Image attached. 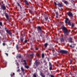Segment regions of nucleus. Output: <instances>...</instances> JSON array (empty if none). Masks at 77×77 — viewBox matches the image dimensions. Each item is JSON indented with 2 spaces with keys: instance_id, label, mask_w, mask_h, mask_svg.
Returning <instances> with one entry per match:
<instances>
[{
  "instance_id": "1",
  "label": "nucleus",
  "mask_w": 77,
  "mask_h": 77,
  "mask_svg": "<svg viewBox=\"0 0 77 77\" xmlns=\"http://www.w3.org/2000/svg\"><path fill=\"white\" fill-rule=\"evenodd\" d=\"M23 62H24V64L25 65V67L27 68V69H28V68H29V66H28L27 65V63H26V60H23Z\"/></svg>"
},
{
  "instance_id": "2",
  "label": "nucleus",
  "mask_w": 77,
  "mask_h": 77,
  "mask_svg": "<svg viewBox=\"0 0 77 77\" xmlns=\"http://www.w3.org/2000/svg\"><path fill=\"white\" fill-rule=\"evenodd\" d=\"M63 32L64 33H66L68 32V30L66 29V28L64 27L63 28Z\"/></svg>"
},
{
  "instance_id": "3",
  "label": "nucleus",
  "mask_w": 77,
  "mask_h": 77,
  "mask_svg": "<svg viewBox=\"0 0 77 77\" xmlns=\"http://www.w3.org/2000/svg\"><path fill=\"white\" fill-rule=\"evenodd\" d=\"M60 52L61 53H64V54H66V53H68V51L64 50H61L60 51Z\"/></svg>"
},
{
  "instance_id": "4",
  "label": "nucleus",
  "mask_w": 77,
  "mask_h": 77,
  "mask_svg": "<svg viewBox=\"0 0 77 77\" xmlns=\"http://www.w3.org/2000/svg\"><path fill=\"white\" fill-rule=\"evenodd\" d=\"M67 14L69 17H72V14L71 12L68 13Z\"/></svg>"
},
{
  "instance_id": "5",
  "label": "nucleus",
  "mask_w": 77,
  "mask_h": 77,
  "mask_svg": "<svg viewBox=\"0 0 77 77\" xmlns=\"http://www.w3.org/2000/svg\"><path fill=\"white\" fill-rule=\"evenodd\" d=\"M6 31L7 33H8V34H9L10 35H11V34H12V33L11 32V31H10V30H7Z\"/></svg>"
},
{
  "instance_id": "6",
  "label": "nucleus",
  "mask_w": 77,
  "mask_h": 77,
  "mask_svg": "<svg viewBox=\"0 0 77 77\" xmlns=\"http://www.w3.org/2000/svg\"><path fill=\"white\" fill-rule=\"evenodd\" d=\"M57 5H58L59 7H63V5H62V4H61L59 3L58 4H57Z\"/></svg>"
},
{
  "instance_id": "7",
  "label": "nucleus",
  "mask_w": 77,
  "mask_h": 77,
  "mask_svg": "<svg viewBox=\"0 0 77 77\" xmlns=\"http://www.w3.org/2000/svg\"><path fill=\"white\" fill-rule=\"evenodd\" d=\"M37 29L38 30H40V31H42V29L40 26H38L37 27Z\"/></svg>"
},
{
  "instance_id": "8",
  "label": "nucleus",
  "mask_w": 77,
  "mask_h": 77,
  "mask_svg": "<svg viewBox=\"0 0 77 77\" xmlns=\"http://www.w3.org/2000/svg\"><path fill=\"white\" fill-rule=\"evenodd\" d=\"M69 42H72V38H69Z\"/></svg>"
},
{
  "instance_id": "9",
  "label": "nucleus",
  "mask_w": 77,
  "mask_h": 77,
  "mask_svg": "<svg viewBox=\"0 0 77 77\" xmlns=\"http://www.w3.org/2000/svg\"><path fill=\"white\" fill-rule=\"evenodd\" d=\"M25 3L27 5H29V4L28 3V2H27V1L26 0H25Z\"/></svg>"
},
{
  "instance_id": "10",
  "label": "nucleus",
  "mask_w": 77,
  "mask_h": 77,
  "mask_svg": "<svg viewBox=\"0 0 77 77\" xmlns=\"http://www.w3.org/2000/svg\"><path fill=\"white\" fill-rule=\"evenodd\" d=\"M41 75L42 77H45V75H44V74L42 73H41Z\"/></svg>"
},
{
  "instance_id": "11",
  "label": "nucleus",
  "mask_w": 77,
  "mask_h": 77,
  "mask_svg": "<svg viewBox=\"0 0 77 77\" xmlns=\"http://www.w3.org/2000/svg\"><path fill=\"white\" fill-rule=\"evenodd\" d=\"M5 15L6 17L7 18V19H8L9 18L8 17V14H5Z\"/></svg>"
},
{
  "instance_id": "12",
  "label": "nucleus",
  "mask_w": 77,
  "mask_h": 77,
  "mask_svg": "<svg viewBox=\"0 0 77 77\" xmlns=\"http://www.w3.org/2000/svg\"><path fill=\"white\" fill-rule=\"evenodd\" d=\"M68 18H66V20L65 21V23H68Z\"/></svg>"
},
{
  "instance_id": "13",
  "label": "nucleus",
  "mask_w": 77,
  "mask_h": 77,
  "mask_svg": "<svg viewBox=\"0 0 77 77\" xmlns=\"http://www.w3.org/2000/svg\"><path fill=\"white\" fill-rule=\"evenodd\" d=\"M2 9L4 10H5V9H6V7L4 6H2Z\"/></svg>"
},
{
  "instance_id": "14",
  "label": "nucleus",
  "mask_w": 77,
  "mask_h": 77,
  "mask_svg": "<svg viewBox=\"0 0 77 77\" xmlns=\"http://www.w3.org/2000/svg\"><path fill=\"white\" fill-rule=\"evenodd\" d=\"M21 69L22 71H24V68L23 67H21Z\"/></svg>"
},
{
  "instance_id": "15",
  "label": "nucleus",
  "mask_w": 77,
  "mask_h": 77,
  "mask_svg": "<svg viewBox=\"0 0 77 77\" xmlns=\"http://www.w3.org/2000/svg\"><path fill=\"white\" fill-rule=\"evenodd\" d=\"M64 41V39H63V38H61V42H63Z\"/></svg>"
},
{
  "instance_id": "16",
  "label": "nucleus",
  "mask_w": 77,
  "mask_h": 77,
  "mask_svg": "<svg viewBox=\"0 0 77 77\" xmlns=\"http://www.w3.org/2000/svg\"><path fill=\"white\" fill-rule=\"evenodd\" d=\"M64 3L65 4H67V3H68V2L66 1H65L64 2Z\"/></svg>"
},
{
  "instance_id": "17",
  "label": "nucleus",
  "mask_w": 77,
  "mask_h": 77,
  "mask_svg": "<svg viewBox=\"0 0 77 77\" xmlns=\"http://www.w3.org/2000/svg\"><path fill=\"white\" fill-rule=\"evenodd\" d=\"M47 45H48L47 43H46L45 44V47H47Z\"/></svg>"
},
{
  "instance_id": "18",
  "label": "nucleus",
  "mask_w": 77,
  "mask_h": 77,
  "mask_svg": "<svg viewBox=\"0 0 77 77\" xmlns=\"http://www.w3.org/2000/svg\"><path fill=\"white\" fill-rule=\"evenodd\" d=\"M44 54H42V58H44Z\"/></svg>"
},
{
  "instance_id": "19",
  "label": "nucleus",
  "mask_w": 77,
  "mask_h": 77,
  "mask_svg": "<svg viewBox=\"0 0 77 77\" xmlns=\"http://www.w3.org/2000/svg\"><path fill=\"white\" fill-rule=\"evenodd\" d=\"M50 70H51V69H52V66H50Z\"/></svg>"
},
{
  "instance_id": "20",
  "label": "nucleus",
  "mask_w": 77,
  "mask_h": 77,
  "mask_svg": "<svg viewBox=\"0 0 77 77\" xmlns=\"http://www.w3.org/2000/svg\"><path fill=\"white\" fill-rule=\"evenodd\" d=\"M74 24L72 23V27H74Z\"/></svg>"
},
{
  "instance_id": "21",
  "label": "nucleus",
  "mask_w": 77,
  "mask_h": 77,
  "mask_svg": "<svg viewBox=\"0 0 77 77\" xmlns=\"http://www.w3.org/2000/svg\"><path fill=\"white\" fill-rule=\"evenodd\" d=\"M0 25L1 26H2V23L1 22H0Z\"/></svg>"
},
{
  "instance_id": "22",
  "label": "nucleus",
  "mask_w": 77,
  "mask_h": 77,
  "mask_svg": "<svg viewBox=\"0 0 77 77\" xmlns=\"http://www.w3.org/2000/svg\"><path fill=\"white\" fill-rule=\"evenodd\" d=\"M21 42H23V38H21Z\"/></svg>"
},
{
  "instance_id": "23",
  "label": "nucleus",
  "mask_w": 77,
  "mask_h": 77,
  "mask_svg": "<svg viewBox=\"0 0 77 77\" xmlns=\"http://www.w3.org/2000/svg\"><path fill=\"white\" fill-rule=\"evenodd\" d=\"M35 64L36 65V66H37L38 65V62H36L35 63Z\"/></svg>"
},
{
  "instance_id": "24",
  "label": "nucleus",
  "mask_w": 77,
  "mask_h": 77,
  "mask_svg": "<svg viewBox=\"0 0 77 77\" xmlns=\"http://www.w3.org/2000/svg\"><path fill=\"white\" fill-rule=\"evenodd\" d=\"M33 77H36V74H34L33 75Z\"/></svg>"
},
{
  "instance_id": "25",
  "label": "nucleus",
  "mask_w": 77,
  "mask_h": 77,
  "mask_svg": "<svg viewBox=\"0 0 77 77\" xmlns=\"http://www.w3.org/2000/svg\"><path fill=\"white\" fill-rule=\"evenodd\" d=\"M24 42L25 43H27V40H25Z\"/></svg>"
},
{
  "instance_id": "26",
  "label": "nucleus",
  "mask_w": 77,
  "mask_h": 77,
  "mask_svg": "<svg viewBox=\"0 0 77 77\" xmlns=\"http://www.w3.org/2000/svg\"><path fill=\"white\" fill-rule=\"evenodd\" d=\"M68 24L69 25H70L71 24V23H70V22H68Z\"/></svg>"
},
{
  "instance_id": "27",
  "label": "nucleus",
  "mask_w": 77,
  "mask_h": 77,
  "mask_svg": "<svg viewBox=\"0 0 77 77\" xmlns=\"http://www.w3.org/2000/svg\"><path fill=\"white\" fill-rule=\"evenodd\" d=\"M72 63V60H70V63H71V64Z\"/></svg>"
},
{
  "instance_id": "28",
  "label": "nucleus",
  "mask_w": 77,
  "mask_h": 77,
  "mask_svg": "<svg viewBox=\"0 0 77 77\" xmlns=\"http://www.w3.org/2000/svg\"><path fill=\"white\" fill-rule=\"evenodd\" d=\"M36 55L37 56H39V54L38 53H37Z\"/></svg>"
},
{
  "instance_id": "29",
  "label": "nucleus",
  "mask_w": 77,
  "mask_h": 77,
  "mask_svg": "<svg viewBox=\"0 0 77 77\" xmlns=\"http://www.w3.org/2000/svg\"><path fill=\"white\" fill-rule=\"evenodd\" d=\"M49 66H52V65H51V63H49Z\"/></svg>"
},
{
  "instance_id": "30",
  "label": "nucleus",
  "mask_w": 77,
  "mask_h": 77,
  "mask_svg": "<svg viewBox=\"0 0 77 77\" xmlns=\"http://www.w3.org/2000/svg\"><path fill=\"white\" fill-rule=\"evenodd\" d=\"M51 77H54V76L53 75H51Z\"/></svg>"
},
{
  "instance_id": "31",
  "label": "nucleus",
  "mask_w": 77,
  "mask_h": 77,
  "mask_svg": "<svg viewBox=\"0 0 77 77\" xmlns=\"http://www.w3.org/2000/svg\"><path fill=\"white\" fill-rule=\"evenodd\" d=\"M54 4L55 5V6H56L57 5V4H56V3L55 2L54 3Z\"/></svg>"
},
{
  "instance_id": "32",
  "label": "nucleus",
  "mask_w": 77,
  "mask_h": 77,
  "mask_svg": "<svg viewBox=\"0 0 77 77\" xmlns=\"http://www.w3.org/2000/svg\"><path fill=\"white\" fill-rule=\"evenodd\" d=\"M56 14L57 15H58V12H56Z\"/></svg>"
},
{
  "instance_id": "33",
  "label": "nucleus",
  "mask_w": 77,
  "mask_h": 77,
  "mask_svg": "<svg viewBox=\"0 0 77 77\" xmlns=\"http://www.w3.org/2000/svg\"><path fill=\"white\" fill-rule=\"evenodd\" d=\"M5 54L7 55V56H8V54L6 53H5Z\"/></svg>"
},
{
  "instance_id": "34",
  "label": "nucleus",
  "mask_w": 77,
  "mask_h": 77,
  "mask_svg": "<svg viewBox=\"0 0 77 77\" xmlns=\"http://www.w3.org/2000/svg\"><path fill=\"white\" fill-rule=\"evenodd\" d=\"M17 3V5H18V6H20V4H19L18 3Z\"/></svg>"
},
{
  "instance_id": "35",
  "label": "nucleus",
  "mask_w": 77,
  "mask_h": 77,
  "mask_svg": "<svg viewBox=\"0 0 77 77\" xmlns=\"http://www.w3.org/2000/svg\"><path fill=\"white\" fill-rule=\"evenodd\" d=\"M19 71H20V69H18L17 70V72H19Z\"/></svg>"
},
{
  "instance_id": "36",
  "label": "nucleus",
  "mask_w": 77,
  "mask_h": 77,
  "mask_svg": "<svg viewBox=\"0 0 77 77\" xmlns=\"http://www.w3.org/2000/svg\"><path fill=\"white\" fill-rule=\"evenodd\" d=\"M19 58H21V55L19 57Z\"/></svg>"
},
{
  "instance_id": "37",
  "label": "nucleus",
  "mask_w": 77,
  "mask_h": 77,
  "mask_svg": "<svg viewBox=\"0 0 77 77\" xmlns=\"http://www.w3.org/2000/svg\"><path fill=\"white\" fill-rule=\"evenodd\" d=\"M35 49L36 50H38V48H36Z\"/></svg>"
},
{
  "instance_id": "38",
  "label": "nucleus",
  "mask_w": 77,
  "mask_h": 77,
  "mask_svg": "<svg viewBox=\"0 0 77 77\" xmlns=\"http://www.w3.org/2000/svg\"><path fill=\"white\" fill-rule=\"evenodd\" d=\"M5 45V43H3V45Z\"/></svg>"
},
{
  "instance_id": "39",
  "label": "nucleus",
  "mask_w": 77,
  "mask_h": 77,
  "mask_svg": "<svg viewBox=\"0 0 77 77\" xmlns=\"http://www.w3.org/2000/svg\"><path fill=\"white\" fill-rule=\"evenodd\" d=\"M69 46L70 47H71V48H72V46H71V45H70Z\"/></svg>"
},
{
  "instance_id": "40",
  "label": "nucleus",
  "mask_w": 77,
  "mask_h": 77,
  "mask_svg": "<svg viewBox=\"0 0 77 77\" xmlns=\"http://www.w3.org/2000/svg\"><path fill=\"white\" fill-rule=\"evenodd\" d=\"M13 75H15V73H13Z\"/></svg>"
},
{
  "instance_id": "41",
  "label": "nucleus",
  "mask_w": 77,
  "mask_h": 77,
  "mask_svg": "<svg viewBox=\"0 0 77 77\" xmlns=\"http://www.w3.org/2000/svg\"><path fill=\"white\" fill-rule=\"evenodd\" d=\"M56 17H57V18H58V16H56Z\"/></svg>"
},
{
  "instance_id": "42",
  "label": "nucleus",
  "mask_w": 77,
  "mask_h": 77,
  "mask_svg": "<svg viewBox=\"0 0 77 77\" xmlns=\"http://www.w3.org/2000/svg\"><path fill=\"white\" fill-rule=\"evenodd\" d=\"M11 77H12V75H11Z\"/></svg>"
},
{
  "instance_id": "43",
  "label": "nucleus",
  "mask_w": 77,
  "mask_h": 77,
  "mask_svg": "<svg viewBox=\"0 0 77 77\" xmlns=\"http://www.w3.org/2000/svg\"><path fill=\"white\" fill-rule=\"evenodd\" d=\"M0 28H1V27H0Z\"/></svg>"
}]
</instances>
